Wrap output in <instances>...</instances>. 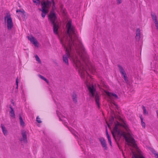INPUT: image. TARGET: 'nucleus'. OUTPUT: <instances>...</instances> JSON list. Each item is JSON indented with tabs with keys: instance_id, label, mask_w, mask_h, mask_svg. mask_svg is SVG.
Here are the masks:
<instances>
[{
	"instance_id": "obj_1",
	"label": "nucleus",
	"mask_w": 158,
	"mask_h": 158,
	"mask_svg": "<svg viewBox=\"0 0 158 158\" xmlns=\"http://www.w3.org/2000/svg\"><path fill=\"white\" fill-rule=\"evenodd\" d=\"M67 25L68 26L67 33L69 38L67 43V46L62 44V46L65 50L66 55H64L63 57V61L67 65H68V57L71 56L70 52L72 47H74L76 52L84 63L82 64L77 57L73 58L74 66L78 70L79 73L81 74V77H84L85 71L87 69H90L88 64L89 62V56L86 53L85 49L81 44H78L75 41H78L77 36L76 32L74 27L72 25L71 22L69 21Z\"/></svg>"
},
{
	"instance_id": "obj_2",
	"label": "nucleus",
	"mask_w": 158,
	"mask_h": 158,
	"mask_svg": "<svg viewBox=\"0 0 158 158\" xmlns=\"http://www.w3.org/2000/svg\"><path fill=\"white\" fill-rule=\"evenodd\" d=\"M112 134L113 136L116 141L117 142V143L119 148L120 149V147L117 142L123 136L125 139L127 143L130 142L129 139L126 135L124 132L121 131L118 128V124L116 123L113 129V131H112Z\"/></svg>"
},
{
	"instance_id": "obj_3",
	"label": "nucleus",
	"mask_w": 158,
	"mask_h": 158,
	"mask_svg": "<svg viewBox=\"0 0 158 158\" xmlns=\"http://www.w3.org/2000/svg\"><path fill=\"white\" fill-rule=\"evenodd\" d=\"M56 13L53 11H51L48 16V19L53 26V32L56 34H58V30L59 28L58 23L56 21Z\"/></svg>"
},
{
	"instance_id": "obj_4",
	"label": "nucleus",
	"mask_w": 158,
	"mask_h": 158,
	"mask_svg": "<svg viewBox=\"0 0 158 158\" xmlns=\"http://www.w3.org/2000/svg\"><path fill=\"white\" fill-rule=\"evenodd\" d=\"M88 90L90 93L89 96L90 97L95 98V102L96 104L98 106V108H100L99 104V95L96 92L95 89H94L93 85L91 86H88Z\"/></svg>"
},
{
	"instance_id": "obj_5",
	"label": "nucleus",
	"mask_w": 158,
	"mask_h": 158,
	"mask_svg": "<svg viewBox=\"0 0 158 158\" xmlns=\"http://www.w3.org/2000/svg\"><path fill=\"white\" fill-rule=\"evenodd\" d=\"M49 4V2H46L44 1L41 3L42 8L39 9V10L42 12L41 16L43 18L45 17L46 14L48 13Z\"/></svg>"
},
{
	"instance_id": "obj_6",
	"label": "nucleus",
	"mask_w": 158,
	"mask_h": 158,
	"mask_svg": "<svg viewBox=\"0 0 158 158\" xmlns=\"http://www.w3.org/2000/svg\"><path fill=\"white\" fill-rule=\"evenodd\" d=\"M7 19V27L8 30H10L13 27V24L12 19L10 15V14L7 15L5 17V19Z\"/></svg>"
},
{
	"instance_id": "obj_7",
	"label": "nucleus",
	"mask_w": 158,
	"mask_h": 158,
	"mask_svg": "<svg viewBox=\"0 0 158 158\" xmlns=\"http://www.w3.org/2000/svg\"><path fill=\"white\" fill-rule=\"evenodd\" d=\"M99 139L103 148L105 150H107L108 148L105 139L103 137H102L99 138Z\"/></svg>"
},
{
	"instance_id": "obj_8",
	"label": "nucleus",
	"mask_w": 158,
	"mask_h": 158,
	"mask_svg": "<svg viewBox=\"0 0 158 158\" xmlns=\"http://www.w3.org/2000/svg\"><path fill=\"white\" fill-rule=\"evenodd\" d=\"M28 39L35 46H37L38 44V43L36 39L33 36H31V37H30L29 36L27 37Z\"/></svg>"
},
{
	"instance_id": "obj_9",
	"label": "nucleus",
	"mask_w": 158,
	"mask_h": 158,
	"mask_svg": "<svg viewBox=\"0 0 158 158\" xmlns=\"http://www.w3.org/2000/svg\"><path fill=\"white\" fill-rule=\"evenodd\" d=\"M21 134L23 136V139L24 142H27V135L26 134V132L24 130L22 131Z\"/></svg>"
},
{
	"instance_id": "obj_10",
	"label": "nucleus",
	"mask_w": 158,
	"mask_h": 158,
	"mask_svg": "<svg viewBox=\"0 0 158 158\" xmlns=\"http://www.w3.org/2000/svg\"><path fill=\"white\" fill-rule=\"evenodd\" d=\"M136 32L135 39L137 41H139L140 38V31L139 28L137 29Z\"/></svg>"
},
{
	"instance_id": "obj_11",
	"label": "nucleus",
	"mask_w": 158,
	"mask_h": 158,
	"mask_svg": "<svg viewBox=\"0 0 158 158\" xmlns=\"http://www.w3.org/2000/svg\"><path fill=\"white\" fill-rule=\"evenodd\" d=\"M9 107L10 109V116L12 117L13 118H15V115L13 109L11 105H10Z\"/></svg>"
},
{
	"instance_id": "obj_12",
	"label": "nucleus",
	"mask_w": 158,
	"mask_h": 158,
	"mask_svg": "<svg viewBox=\"0 0 158 158\" xmlns=\"http://www.w3.org/2000/svg\"><path fill=\"white\" fill-rule=\"evenodd\" d=\"M72 96L73 101L75 103H76L77 102V94L75 92H73Z\"/></svg>"
},
{
	"instance_id": "obj_13",
	"label": "nucleus",
	"mask_w": 158,
	"mask_h": 158,
	"mask_svg": "<svg viewBox=\"0 0 158 158\" xmlns=\"http://www.w3.org/2000/svg\"><path fill=\"white\" fill-rule=\"evenodd\" d=\"M1 127L3 134L5 136L7 135L8 132L7 130H6L5 127L2 124H1Z\"/></svg>"
},
{
	"instance_id": "obj_14",
	"label": "nucleus",
	"mask_w": 158,
	"mask_h": 158,
	"mask_svg": "<svg viewBox=\"0 0 158 158\" xmlns=\"http://www.w3.org/2000/svg\"><path fill=\"white\" fill-rule=\"evenodd\" d=\"M19 115L21 125L22 126H24L25 123L23 119L21 116V115L20 114H19Z\"/></svg>"
},
{
	"instance_id": "obj_15",
	"label": "nucleus",
	"mask_w": 158,
	"mask_h": 158,
	"mask_svg": "<svg viewBox=\"0 0 158 158\" xmlns=\"http://www.w3.org/2000/svg\"><path fill=\"white\" fill-rule=\"evenodd\" d=\"M130 142L129 143H128V145H130V146H131V144H130V143H134L135 144H134V146H135V147H137V145H136V144H135V139H134L133 138V137H131V139L130 140Z\"/></svg>"
},
{
	"instance_id": "obj_16",
	"label": "nucleus",
	"mask_w": 158,
	"mask_h": 158,
	"mask_svg": "<svg viewBox=\"0 0 158 158\" xmlns=\"http://www.w3.org/2000/svg\"><path fill=\"white\" fill-rule=\"evenodd\" d=\"M132 158H145L142 155H141L139 156L137 155L134 153H133Z\"/></svg>"
},
{
	"instance_id": "obj_17",
	"label": "nucleus",
	"mask_w": 158,
	"mask_h": 158,
	"mask_svg": "<svg viewBox=\"0 0 158 158\" xmlns=\"http://www.w3.org/2000/svg\"><path fill=\"white\" fill-rule=\"evenodd\" d=\"M151 16L152 20L154 22L157 21V16L155 14H151Z\"/></svg>"
},
{
	"instance_id": "obj_18",
	"label": "nucleus",
	"mask_w": 158,
	"mask_h": 158,
	"mask_svg": "<svg viewBox=\"0 0 158 158\" xmlns=\"http://www.w3.org/2000/svg\"><path fill=\"white\" fill-rule=\"evenodd\" d=\"M118 66L119 68V71L121 73L123 72H125L124 69L123 68L121 65L118 64Z\"/></svg>"
},
{
	"instance_id": "obj_19",
	"label": "nucleus",
	"mask_w": 158,
	"mask_h": 158,
	"mask_svg": "<svg viewBox=\"0 0 158 158\" xmlns=\"http://www.w3.org/2000/svg\"><path fill=\"white\" fill-rule=\"evenodd\" d=\"M38 76L40 78H41L44 81L47 83L48 84L49 83V81H48V80L45 77H43L42 75H40V74Z\"/></svg>"
},
{
	"instance_id": "obj_20",
	"label": "nucleus",
	"mask_w": 158,
	"mask_h": 158,
	"mask_svg": "<svg viewBox=\"0 0 158 158\" xmlns=\"http://www.w3.org/2000/svg\"><path fill=\"white\" fill-rule=\"evenodd\" d=\"M107 94L109 96H113L117 98H118V97L117 95L115 94L111 93L108 92L107 93Z\"/></svg>"
},
{
	"instance_id": "obj_21",
	"label": "nucleus",
	"mask_w": 158,
	"mask_h": 158,
	"mask_svg": "<svg viewBox=\"0 0 158 158\" xmlns=\"http://www.w3.org/2000/svg\"><path fill=\"white\" fill-rule=\"evenodd\" d=\"M142 108L143 110V114L145 115H148V111H146L145 107L144 106H143Z\"/></svg>"
},
{
	"instance_id": "obj_22",
	"label": "nucleus",
	"mask_w": 158,
	"mask_h": 158,
	"mask_svg": "<svg viewBox=\"0 0 158 158\" xmlns=\"http://www.w3.org/2000/svg\"><path fill=\"white\" fill-rule=\"evenodd\" d=\"M17 13H18V12H21L22 13L23 15H24L25 14V11L23 10H17L16 11Z\"/></svg>"
},
{
	"instance_id": "obj_23",
	"label": "nucleus",
	"mask_w": 158,
	"mask_h": 158,
	"mask_svg": "<svg viewBox=\"0 0 158 158\" xmlns=\"http://www.w3.org/2000/svg\"><path fill=\"white\" fill-rule=\"evenodd\" d=\"M35 57L36 59V61H37L40 63H41V61L40 58H39V56L37 55H36L35 56Z\"/></svg>"
},
{
	"instance_id": "obj_24",
	"label": "nucleus",
	"mask_w": 158,
	"mask_h": 158,
	"mask_svg": "<svg viewBox=\"0 0 158 158\" xmlns=\"http://www.w3.org/2000/svg\"><path fill=\"white\" fill-rule=\"evenodd\" d=\"M33 2L35 3L36 5H39L40 3V0H33Z\"/></svg>"
},
{
	"instance_id": "obj_25",
	"label": "nucleus",
	"mask_w": 158,
	"mask_h": 158,
	"mask_svg": "<svg viewBox=\"0 0 158 158\" xmlns=\"http://www.w3.org/2000/svg\"><path fill=\"white\" fill-rule=\"evenodd\" d=\"M151 151L152 153L155 155V156H156V154H158V153H156V151L153 149H152Z\"/></svg>"
},
{
	"instance_id": "obj_26",
	"label": "nucleus",
	"mask_w": 158,
	"mask_h": 158,
	"mask_svg": "<svg viewBox=\"0 0 158 158\" xmlns=\"http://www.w3.org/2000/svg\"><path fill=\"white\" fill-rule=\"evenodd\" d=\"M101 86H102L104 87H105L106 86V85L105 84V82L103 81H101Z\"/></svg>"
},
{
	"instance_id": "obj_27",
	"label": "nucleus",
	"mask_w": 158,
	"mask_h": 158,
	"mask_svg": "<svg viewBox=\"0 0 158 158\" xmlns=\"http://www.w3.org/2000/svg\"><path fill=\"white\" fill-rule=\"evenodd\" d=\"M141 125L142 126V127H143L144 128H145V123L143 121V120L142 119V120L141 121Z\"/></svg>"
},
{
	"instance_id": "obj_28",
	"label": "nucleus",
	"mask_w": 158,
	"mask_h": 158,
	"mask_svg": "<svg viewBox=\"0 0 158 158\" xmlns=\"http://www.w3.org/2000/svg\"><path fill=\"white\" fill-rule=\"evenodd\" d=\"M154 23H155V26L156 27V29L157 30H158V21H155L154 22Z\"/></svg>"
},
{
	"instance_id": "obj_29",
	"label": "nucleus",
	"mask_w": 158,
	"mask_h": 158,
	"mask_svg": "<svg viewBox=\"0 0 158 158\" xmlns=\"http://www.w3.org/2000/svg\"><path fill=\"white\" fill-rule=\"evenodd\" d=\"M124 79L125 82L126 83H127L128 82V81L127 76H126V77H124Z\"/></svg>"
},
{
	"instance_id": "obj_30",
	"label": "nucleus",
	"mask_w": 158,
	"mask_h": 158,
	"mask_svg": "<svg viewBox=\"0 0 158 158\" xmlns=\"http://www.w3.org/2000/svg\"><path fill=\"white\" fill-rule=\"evenodd\" d=\"M124 125H123V126L126 130H127V128H128L127 125L125 123H124Z\"/></svg>"
},
{
	"instance_id": "obj_31",
	"label": "nucleus",
	"mask_w": 158,
	"mask_h": 158,
	"mask_svg": "<svg viewBox=\"0 0 158 158\" xmlns=\"http://www.w3.org/2000/svg\"><path fill=\"white\" fill-rule=\"evenodd\" d=\"M16 85H17L16 88L18 89V78H17L16 81Z\"/></svg>"
},
{
	"instance_id": "obj_32",
	"label": "nucleus",
	"mask_w": 158,
	"mask_h": 158,
	"mask_svg": "<svg viewBox=\"0 0 158 158\" xmlns=\"http://www.w3.org/2000/svg\"><path fill=\"white\" fill-rule=\"evenodd\" d=\"M117 4H120L122 2V0H116Z\"/></svg>"
},
{
	"instance_id": "obj_33",
	"label": "nucleus",
	"mask_w": 158,
	"mask_h": 158,
	"mask_svg": "<svg viewBox=\"0 0 158 158\" xmlns=\"http://www.w3.org/2000/svg\"><path fill=\"white\" fill-rule=\"evenodd\" d=\"M38 119H39V118L38 117H37L36 118V121L38 123H41L42 122L41 121L39 120H38Z\"/></svg>"
},
{
	"instance_id": "obj_34",
	"label": "nucleus",
	"mask_w": 158,
	"mask_h": 158,
	"mask_svg": "<svg viewBox=\"0 0 158 158\" xmlns=\"http://www.w3.org/2000/svg\"><path fill=\"white\" fill-rule=\"evenodd\" d=\"M106 135L107 136V137L108 139H111L108 133H107Z\"/></svg>"
},
{
	"instance_id": "obj_35",
	"label": "nucleus",
	"mask_w": 158,
	"mask_h": 158,
	"mask_svg": "<svg viewBox=\"0 0 158 158\" xmlns=\"http://www.w3.org/2000/svg\"><path fill=\"white\" fill-rule=\"evenodd\" d=\"M108 141H109V142L110 145L112 146V144H111V139H108Z\"/></svg>"
},
{
	"instance_id": "obj_36",
	"label": "nucleus",
	"mask_w": 158,
	"mask_h": 158,
	"mask_svg": "<svg viewBox=\"0 0 158 158\" xmlns=\"http://www.w3.org/2000/svg\"><path fill=\"white\" fill-rule=\"evenodd\" d=\"M56 113H57V114L58 116L59 117V119L60 120V121H62V120L60 118V117H59V114H58V112L57 111H56Z\"/></svg>"
},
{
	"instance_id": "obj_37",
	"label": "nucleus",
	"mask_w": 158,
	"mask_h": 158,
	"mask_svg": "<svg viewBox=\"0 0 158 158\" xmlns=\"http://www.w3.org/2000/svg\"><path fill=\"white\" fill-rule=\"evenodd\" d=\"M121 74H122V75L123 76H124V75H126V73H125V72H123L122 73H121Z\"/></svg>"
},
{
	"instance_id": "obj_38",
	"label": "nucleus",
	"mask_w": 158,
	"mask_h": 158,
	"mask_svg": "<svg viewBox=\"0 0 158 158\" xmlns=\"http://www.w3.org/2000/svg\"><path fill=\"white\" fill-rule=\"evenodd\" d=\"M106 134H107V133H108V131H107V127H106Z\"/></svg>"
},
{
	"instance_id": "obj_39",
	"label": "nucleus",
	"mask_w": 158,
	"mask_h": 158,
	"mask_svg": "<svg viewBox=\"0 0 158 158\" xmlns=\"http://www.w3.org/2000/svg\"><path fill=\"white\" fill-rule=\"evenodd\" d=\"M140 117V118L141 119V121L142 120V119L143 120V117H142V115H140L139 116Z\"/></svg>"
},
{
	"instance_id": "obj_40",
	"label": "nucleus",
	"mask_w": 158,
	"mask_h": 158,
	"mask_svg": "<svg viewBox=\"0 0 158 158\" xmlns=\"http://www.w3.org/2000/svg\"><path fill=\"white\" fill-rule=\"evenodd\" d=\"M114 120V118L112 116V118L111 119V120H112V122H111V124H112L113 121Z\"/></svg>"
},
{
	"instance_id": "obj_41",
	"label": "nucleus",
	"mask_w": 158,
	"mask_h": 158,
	"mask_svg": "<svg viewBox=\"0 0 158 158\" xmlns=\"http://www.w3.org/2000/svg\"><path fill=\"white\" fill-rule=\"evenodd\" d=\"M108 127L110 128V129H111V127H110V124H108Z\"/></svg>"
},
{
	"instance_id": "obj_42",
	"label": "nucleus",
	"mask_w": 158,
	"mask_h": 158,
	"mask_svg": "<svg viewBox=\"0 0 158 158\" xmlns=\"http://www.w3.org/2000/svg\"><path fill=\"white\" fill-rule=\"evenodd\" d=\"M156 112L157 114V117L158 118V110H157Z\"/></svg>"
},
{
	"instance_id": "obj_43",
	"label": "nucleus",
	"mask_w": 158,
	"mask_h": 158,
	"mask_svg": "<svg viewBox=\"0 0 158 158\" xmlns=\"http://www.w3.org/2000/svg\"><path fill=\"white\" fill-rule=\"evenodd\" d=\"M52 3H53V5H55V2L53 0L52 1Z\"/></svg>"
},
{
	"instance_id": "obj_44",
	"label": "nucleus",
	"mask_w": 158,
	"mask_h": 158,
	"mask_svg": "<svg viewBox=\"0 0 158 158\" xmlns=\"http://www.w3.org/2000/svg\"><path fill=\"white\" fill-rule=\"evenodd\" d=\"M156 158H158V154H156V156H155Z\"/></svg>"
},
{
	"instance_id": "obj_45",
	"label": "nucleus",
	"mask_w": 158,
	"mask_h": 158,
	"mask_svg": "<svg viewBox=\"0 0 158 158\" xmlns=\"http://www.w3.org/2000/svg\"><path fill=\"white\" fill-rule=\"evenodd\" d=\"M126 76H127V74L126 75H124V76H123V78L124 77H126Z\"/></svg>"
},
{
	"instance_id": "obj_46",
	"label": "nucleus",
	"mask_w": 158,
	"mask_h": 158,
	"mask_svg": "<svg viewBox=\"0 0 158 158\" xmlns=\"http://www.w3.org/2000/svg\"><path fill=\"white\" fill-rule=\"evenodd\" d=\"M12 104H13V105H14V102H12Z\"/></svg>"
},
{
	"instance_id": "obj_47",
	"label": "nucleus",
	"mask_w": 158,
	"mask_h": 158,
	"mask_svg": "<svg viewBox=\"0 0 158 158\" xmlns=\"http://www.w3.org/2000/svg\"><path fill=\"white\" fill-rule=\"evenodd\" d=\"M99 86L100 88H101V86H100V85H99Z\"/></svg>"
},
{
	"instance_id": "obj_48",
	"label": "nucleus",
	"mask_w": 158,
	"mask_h": 158,
	"mask_svg": "<svg viewBox=\"0 0 158 158\" xmlns=\"http://www.w3.org/2000/svg\"><path fill=\"white\" fill-rule=\"evenodd\" d=\"M61 8H62V6H61Z\"/></svg>"
},
{
	"instance_id": "obj_49",
	"label": "nucleus",
	"mask_w": 158,
	"mask_h": 158,
	"mask_svg": "<svg viewBox=\"0 0 158 158\" xmlns=\"http://www.w3.org/2000/svg\"><path fill=\"white\" fill-rule=\"evenodd\" d=\"M118 124H120L119 123H118Z\"/></svg>"
}]
</instances>
